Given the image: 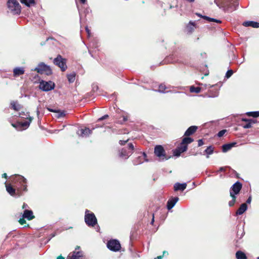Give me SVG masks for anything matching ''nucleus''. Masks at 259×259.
Here are the masks:
<instances>
[{"instance_id": "nucleus-55", "label": "nucleus", "mask_w": 259, "mask_h": 259, "mask_svg": "<svg viewBox=\"0 0 259 259\" xmlns=\"http://www.w3.org/2000/svg\"><path fill=\"white\" fill-rule=\"evenodd\" d=\"M154 222V214H153L152 219L151 223V224H153Z\"/></svg>"}, {"instance_id": "nucleus-7", "label": "nucleus", "mask_w": 259, "mask_h": 259, "mask_svg": "<svg viewBox=\"0 0 259 259\" xmlns=\"http://www.w3.org/2000/svg\"><path fill=\"white\" fill-rule=\"evenodd\" d=\"M33 70L36 71L39 73L45 74L48 75L51 74L52 73L50 67L43 62L39 63L37 66Z\"/></svg>"}, {"instance_id": "nucleus-2", "label": "nucleus", "mask_w": 259, "mask_h": 259, "mask_svg": "<svg viewBox=\"0 0 259 259\" xmlns=\"http://www.w3.org/2000/svg\"><path fill=\"white\" fill-rule=\"evenodd\" d=\"M9 10L14 15H19L21 11V7L16 0H9L7 2Z\"/></svg>"}, {"instance_id": "nucleus-29", "label": "nucleus", "mask_w": 259, "mask_h": 259, "mask_svg": "<svg viewBox=\"0 0 259 259\" xmlns=\"http://www.w3.org/2000/svg\"><path fill=\"white\" fill-rule=\"evenodd\" d=\"M167 89L166 86L163 84H161L159 85L158 89L155 90L156 92H158L161 93H165L168 92L165 90Z\"/></svg>"}, {"instance_id": "nucleus-60", "label": "nucleus", "mask_w": 259, "mask_h": 259, "mask_svg": "<svg viewBox=\"0 0 259 259\" xmlns=\"http://www.w3.org/2000/svg\"><path fill=\"white\" fill-rule=\"evenodd\" d=\"M123 120L124 121H126L127 120L126 118H125V117H123Z\"/></svg>"}, {"instance_id": "nucleus-43", "label": "nucleus", "mask_w": 259, "mask_h": 259, "mask_svg": "<svg viewBox=\"0 0 259 259\" xmlns=\"http://www.w3.org/2000/svg\"><path fill=\"white\" fill-rule=\"evenodd\" d=\"M204 144L203 141L202 140L200 139L198 141V146H201Z\"/></svg>"}, {"instance_id": "nucleus-42", "label": "nucleus", "mask_w": 259, "mask_h": 259, "mask_svg": "<svg viewBox=\"0 0 259 259\" xmlns=\"http://www.w3.org/2000/svg\"><path fill=\"white\" fill-rule=\"evenodd\" d=\"M227 131L226 130H223L220 131L218 134V136L219 137H221L224 136V135L226 133Z\"/></svg>"}, {"instance_id": "nucleus-24", "label": "nucleus", "mask_w": 259, "mask_h": 259, "mask_svg": "<svg viewBox=\"0 0 259 259\" xmlns=\"http://www.w3.org/2000/svg\"><path fill=\"white\" fill-rule=\"evenodd\" d=\"M245 26H251L253 28H259V23L254 21H246L243 23Z\"/></svg>"}, {"instance_id": "nucleus-12", "label": "nucleus", "mask_w": 259, "mask_h": 259, "mask_svg": "<svg viewBox=\"0 0 259 259\" xmlns=\"http://www.w3.org/2000/svg\"><path fill=\"white\" fill-rule=\"evenodd\" d=\"M82 256V251L80 250L79 246H77L74 251L69 253L66 259H80Z\"/></svg>"}, {"instance_id": "nucleus-23", "label": "nucleus", "mask_w": 259, "mask_h": 259, "mask_svg": "<svg viewBox=\"0 0 259 259\" xmlns=\"http://www.w3.org/2000/svg\"><path fill=\"white\" fill-rule=\"evenodd\" d=\"M187 187V184L186 183H184L182 184L177 183L174 185V190L177 191L178 190H181L182 191H184Z\"/></svg>"}, {"instance_id": "nucleus-59", "label": "nucleus", "mask_w": 259, "mask_h": 259, "mask_svg": "<svg viewBox=\"0 0 259 259\" xmlns=\"http://www.w3.org/2000/svg\"><path fill=\"white\" fill-rule=\"evenodd\" d=\"M155 259H162V256H158Z\"/></svg>"}, {"instance_id": "nucleus-33", "label": "nucleus", "mask_w": 259, "mask_h": 259, "mask_svg": "<svg viewBox=\"0 0 259 259\" xmlns=\"http://www.w3.org/2000/svg\"><path fill=\"white\" fill-rule=\"evenodd\" d=\"M202 18L206 20L208 22H216L218 23H221L222 22V21L220 20L216 19L214 18H210V17H209L206 16H202Z\"/></svg>"}, {"instance_id": "nucleus-63", "label": "nucleus", "mask_w": 259, "mask_h": 259, "mask_svg": "<svg viewBox=\"0 0 259 259\" xmlns=\"http://www.w3.org/2000/svg\"><path fill=\"white\" fill-rule=\"evenodd\" d=\"M54 236H55V235L54 234V235H52V237H53Z\"/></svg>"}, {"instance_id": "nucleus-37", "label": "nucleus", "mask_w": 259, "mask_h": 259, "mask_svg": "<svg viewBox=\"0 0 259 259\" xmlns=\"http://www.w3.org/2000/svg\"><path fill=\"white\" fill-rule=\"evenodd\" d=\"M180 149L181 152H185L187 150V145L182 141L180 145L178 147Z\"/></svg>"}, {"instance_id": "nucleus-64", "label": "nucleus", "mask_w": 259, "mask_h": 259, "mask_svg": "<svg viewBox=\"0 0 259 259\" xmlns=\"http://www.w3.org/2000/svg\"><path fill=\"white\" fill-rule=\"evenodd\" d=\"M257 259H259V257H257Z\"/></svg>"}, {"instance_id": "nucleus-53", "label": "nucleus", "mask_w": 259, "mask_h": 259, "mask_svg": "<svg viewBox=\"0 0 259 259\" xmlns=\"http://www.w3.org/2000/svg\"><path fill=\"white\" fill-rule=\"evenodd\" d=\"M249 121H251V122H252V124L255 123L256 122V120L254 119H250Z\"/></svg>"}, {"instance_id": "nucleus-56", "label": "nucleus", "mask_w": 259, "mask_h": 259, "mask_svg": "<svg viewBox=\"0 0 259 259\" xmlns=\"http://www.w3.org/2000/svg\"><path fill=\"white\" fill-rule=\"evenodd\" d=\"M3 177L5 178H7V174L5 173L3 175H2Z\"/></svg>"}, {"instance_id": "nucleus-25", "label": "nucleus", "mask_w": 259, "mask_h": 259, "mask_svg": "<svg viewBox=\"0 0 259 259\" xmlns=\"http://www.w3.org/2000/svg\"><path fill=\"white\" fill-rule=\"evenodd\" d=\"M197 128L198 127L196 126H191L187 130L185 133L184 135L186 136H190L194 133Z\"/></svg>"}, {"instance_id": "nucleus-62", "label": "nucleus", "mask_w": 259, "mask_h": 259, "mask_svg": "<svg viewBox=\"0 0 259 259\" xmlns=\"http://www.w3.org/2000/svg\"><path fill=\"white\" fill-rule=\"evenodd\" d=\"M21 195V194H18V196L19 197V196H20Z\"/></svg>"}, {"instance_id": "nucleus-61", "label": "nucleus", "mask_w": 259, "mask_h": 259, "mask_svg": "<svg viewBox=\"0 0 259 259\" xmlns=\"http://www.w3.org/2000/svg\"><path fill=\"white\" fill-rule=\"evenodd\" d=\"M209 85V88H212L213 87L214 85Z\"/></svg>"}, {"instance_id": "nucleus-46", "label": "nucleus", "mask_w": 259, "mask_h": 259, "mask_svg": "<svg viewBox=\"0 0 259 259\" xmlns=\"http://www.w3.org/2000/svg\"><path fill=\"white\" fill-rule=\"evenodd\" d=\"M24 218H23L22 219H20L19 220V223H20L21 224H22V225H23V224H25V223H26V222H25V221L24 220Z\"/></svg>"}, {"instance_id": "nucleus-57", "label": "nucleus", "mask_w": 259, "mask_h": 259, "mask_svg": "<svg viewBox=\"0 0 259 259\" xmlns=\"http://www.w3.org/2000/svg\"><path fill=\"white\" fill-rule=\"evenodd\" d=\"M196 15H197L198 16L200 17H201V18H202V16H203V15H201L199 13H196Z\"/></svg>"}, {"instance_id": "nucleus-4", "label": "nucleus", "mask_w": 259, "mask_h": 259, "mask_svg": "<svg viewBox=\"0 0 259 259\" xmlns=\"http://www.w3.org/2000/svg\"><path fill=\"white\" fill-rule=\"evenodd\" d=\"M134 149V145L128 143L127 147L123 148L119 151V156L123 159H127L132 154Z\"/></svg>"}, {"instance_id": "nucleus-31", "label": "nucleus", "mask_w": 259, "mask_h": 259, "mask_svg": "<svg viewBox=\"0 0 259 259\" xmlns=\"http://www.w3.org/2000/svg\"><path fill=\"white\" fill-rule=\"evenodd\" d=\"M209 95L208 96V97L210 98H215L218 96L219 95V91L218 90H215V91H213L211 90H209Z\"/></svg>"}, {"instance_id": "nucleus-1", "label": "nucleus", "mask_w": 259, "mask_h": 259, "mask_svg": "<svg viewBox=\"0 0 259 259\" xmlns=\"http://www.w3.org/2000/svg\"><path fill=\"white\" fill-rule=\"evenodd\" d=\"M242 187V184L239 181H237L230 188L229 192L232 199L228 202L230 207L234 206L235 203L237 202L236 195L239 193Z\"/></svg>"}, {"instance_id": "nucleus-6", "label": "nucleus", "mask_w": 259, "mask_h": 259, "mask_svg": "<svg viewBox=\"0 0 259 259\" xmlns=\"http://www.w3.org/2000/svg\"><path fill=\"white\" fill-rule=\"evenodd\" d=\"M32 120V117L29 116L26 118L24 122H17L16 123H12V125L17 131H23L27 129L30 125Z\"/></svg>"}, {"instance_id": "nucleus-5", "label": "nucleus", "mask_w": 259, "mask_h": 259, "mask_svg": "<svg viewBox=\"0 0 259 259\" xmlns=\"http://www.w3.org/2000/svg\"><path fill=\"white\" fill-rule=\"evenodd\" d=\"M154 154L159 161H164L169 158V157L166 155L165 150L161 145H157L155 147Z\"/></svg>"}, {"instance_id": "nucleus-28", "label": "nucleus", "mask_w": 259, "mask_h": 259, "mask_svg": "<svg viewBox=\"0 0 259 259\" xmlns=\"http://www.w3.org/2000/svg\"><path fill=\"white\" fill-rule=\"evenodd\" d=\"M236 257L237 259H247L245 254L241 251H237L236 253Z\"/></svg>"}, {"instance_id": "nucleus-41", "label": "nucleus", "mask_w": 259, "mask_h": 259, "mask_svg": "<svg viewBox=\"0 0 259 259\" xmlns=\"http://www.w3.org/2000/svg\"><path fill=\"white\" fill-rule=\"evenodd\" d=\"M233 73V72L232 70H229L226 72L225 77L227 78H229V77H230L232 76Z\"/></svg>"}, {"instance_id": "nucleus-20", "label": "nucleus", "mask_w": 259, "mask_h": 259, "mask_svg": "<svg viewBox=\"0 0 259 259\" xmlns=\"http://www.w3.org/2000/svg\"><path fill=\"white\" fill-rule=\"evenodd\" d=\"M201 85H202L201 87H195L194 86H191L190 87V92L191 93H199L201 91V90H203L204 89H205L207 86L206 84H201Z\"/></svg>"}, {"instance_id": "nucleus-21", "label": "nucleus", "mask_w": 259, "mask_h": 259, "mask_svg": "<svg viewBox=\"0 0 259 259\" xmlns=\"http://www.w3.org/2000/svg\"><path fill=\"white\" fill-rule=\"evenodd\" d=\"M5 186L7 192L12 196H16V190L15 188H13L10 184H7L5 182Z\"/></svg>"}, {"instance_id": "nucleus-27", "label": "nucleus", "mask_w": 259, "mask_h": 259, "mask_svg": "<svg viewBox=\"0 0 259 259\" xmlns=\"http://www.w3.org/2000/svg\"><path fill=\"white\" fill-rule=\"evenodd\" d=\"M236 143H232L229 144H227L223 145L222 146V151L223 152H226L230 150L232 147H233Z\"/></svg>"}, {"instance_id": "nucleus-51", "label": "nucleus", "mask_w": 259, "mask_h": 259, "mask_svg": "<svg viewBox=\"0 0 259 259\" xmlns=\"http://www.w3.org/2000/svg\"><path fill=\"white\" fill-rule=\"evenodd\" d=\"M80 3L82 4H85L87 3V0H79Z\"/></svg>"}, {"instance_id": "nucleus-48", "label": "nucleus", "mask_w": 259, "mask_h": 259, "mask_svg": "<svg viewBox=\"0 0 259 259\" xmlns=\"http://www.w3.org/2000/svg\"><path fill=\"white\" fill-rule=\"evenodd\" d=\"M251 201V197L250 196L247 199V201H246V203H250Z\"/></svg>"}, {"instance_id": "nucleus-3", "label": "nucleus", "mask_w": 259, "mask_h": 259, "mask_svg": "<svg viewBox=\"0 0 259 259\" xmlns=\"http://www.w3.org/2000/svg\"><path fill=\"white\" fill-rule=\"evenodd\" d=\"M84 221L89 227H94L97 224V220L94 213L88 209L85 211Z\"/></svg>"}, {"instance_id": "nucleus-54", "label": "nucleus", "mask_w": 259, "mask_h": 259, "mask_svg": "<svg viewBox=\"0 0 259 259\" xmlns=\"http://www.w3.org/2000/svg\"><path fill=\"white\" fill-rule=\"evenodd\" d=\"M225 170V168L223 167H221L220 168L219 171H222Z\"/></svg>"}, {"instance_id": "nucleus-30", "label": "nucleus", "mask_w": 259, "mask_h": 259, "mask_svg": "<svg viewBox=\"0 0 259 259\" xmlns=\"http://www.w3.org/2000/svg\"><path fill=\"white\" fill-rule=\"evenodd\" d=\"M20 2L27 7H30L31 5L35 4L34 0H21Z\"/></svg>"}, {"instance_id": "nucleus-13", "label": "nucleus", "mask_w": 259, "mask_h": 259, "mask_svg": "<svg viewBox=\"0 0 259 259\" xmlns=\"http://www.w3.org/2000/svg\"><path fill=\"white\" fill-rule=\"evenodd\" d=\"M92 132L87 127H81L77 131V135L81 138H86L92 134Z\"/></svg>"}, {"instance_id": "nucleus-52", "label": "nucleus", "mask_w": 259, "mask_h": 259, "mask_svg": "<svg viewBox=\"0 0 259 259\" xmlns=\"http://www.w3.org/2000/svg\"><path fill=\"white\" fill-rule=\"evenodd\" d=\"M39 113L40 112H39V106H37V109H36V113H37V116L39 115Z\"/></svg>"}, {"instance_id": "nucleus-50", "label": "nucleus", "mask_w": 259, "mask_h": 259, "mask_svg": "<svg viewBox=\"0 0 259 259\" xmlns=\"http://www.w3.org/2000/svg\"><path fill=\"white\" fill-rule=\"evenodd\" d=\"M27 207H28L27 204H26V203H24L23 206H22V208L23 209H25V208H26Z\"/></svg>"}, {"instance_id": "nucleus-10", "label": "nucleus", "mask_w": 259, "mask_h": 259, "mask_svg": "<svg viewBox=\"0 0 259 259\" xmlns=\"http://www.w3.org/2000/svg\"><path fill=\"white\" fill-rule=\"evenodd\" d=\"M39 89L45 92L50 91L55 88V83L51 81H46L44 80H41L39 82Z\"/></svg>"}, {"instance_id": "nucleus-36", "label": "nucleus", "mask_w": 259, "mask_h": 259, "mask_svg": "<svg viewBox=\"0 0 259 259\" xmlns=\"http://www.w3.org/2000/svg\"><path fill=\"white\" fill-rule=\"evenodd\" d=\"M246 114L249 116L257 117H259V111L248 112L246 113Z\"/></svg>"}, {"instance_id": "nucleus-14", "label": "nucleus", "mask_w": 259, "mask_h": 259, "mask_svg": "<svg viewBox=\"0 0 259 259\" xmlns=\"http://www.w3.org/2000/svg\"><path fill=\"white\" fill-rule=\"evenodd\" d=\"M25 73V69L23 67H15L13 69V76L14 77H18L20 75L24 74Z\"/></svg>"}, {"instance_id": "nucleus-22", "label": "nucleus", "mask_w": 259, "mask_h": 259, "mask_svg": "<svg viewBox=\"0 0 259 259\" xmlns=\"http://www.w3.org/2000/svg\"><path fill=\"white\" fill-rule=\"evenodd\" d=\"M196 28V25L194 22L190 21L186 26V31L189 33H192Z\"/></svg>"}, {"instance_id": "nucleus-47", "label": "nucleus", "mask_w": 259, "mask_h": 259, "mask_svg": "<svg viewBox=\"0 0 259 259\" xmlns=\"http://www.w3.org/2000/svg\"><path fill=\"white\" fill-rule=\"evenodd\" d=\"M85 30L88 34V36H90V34H91V32H90V30H89V28L88 27H85Z\"/></svg>"}, {"instance_id": "nucleus-38", "label": "nucleus", "mask_w": 259, "mask_h": 259, "mask_svg": "<svg viewBox=\"0 0 259 259\" xmlns=\"http://www.w3.org/2000/svg\"><path fill=\"white\" fill-rule=\"evenodd\" d=\"M193 141V140L192 138H189V137H185L182 140V142H183V143H185L187 145L189 144H190Z\"/></svg>"}, {"instance_id": "nucleus-19", "label": "nucleus", "mask_w": 259, "mask_h": 259, "mask_svg": "<svg viewBox=\"0 0 259 259\" xmlns=\"http://www.w3.org/2000/svg\"><path fill=\"white\" fill-rule=\"evenodd\" d=\"M47 109L51 112H54L55 113V117L56 118H61L64 117L65 115V113L64 111L58 110L56 109H53L50 108H47Z\"/></svg>"}, {"instance_id": "nucleus-35", "label": "nucleus", "mask_w": 259, "mask_h": 259, "mask_svg": "<svg viewBox=\"0 0 259 259\" xmlns=\"http://www.w3.org/2000/svg\"><path fill=\"white\" fill-rule=\"evenodd\" d=\"M207 154V158H209V155H211L213 152V148L212 146L208 147L204 151Z\"/></svg>"}, {"instance_id": "nucleus-34", "label": "nucleus", "mask_w": 259, "mask_h": 259, "mask_svg": "<svg viewBox=\"0 0 259 259\" xmlns=\"http://www.w3.org/2000/svg\"><path fill=\"white\" fill-rule=\"evenodd\" d=\"M67 79L69 82H73L75 79V73L73 72L71 74H68Z\"/></svg>"}, {"instance_id": "nucleus-18", "label": "nucleus", "mask_w": 259, "mask_h": 259, "mask_svg": "<svg viewBox=\"0 0 259 259\" xmlns=\"http://www.w3.org/2000/svg\"><path fill=\"white\" fill-rule=\"evenodd\" d=\"M22 217L24 219H26L29 221L32 220L34 218V216L33 215V212L31 210L25 209L24 211V212L22 215Z\"/></svg>"}, {"instance_id": "nucleus-49", "label": "nucleus", "mask_w": 259, "mask_h": 259, "mask_svg": "<svg viewBox=\"0 0 259 259\" xmlns=\"http://www.w3.org/2000/svg\"><path fill=\"white\" fill-rule=\"evenodd\" d=\"M23 115H25L24 112L19 113V116L20 117H22V118H24V117L23 116Z\"/></svg>"}, {"instance_id": "nucleus-44", "label": "nucleus", "mask_w": 259, "mask_h": 259, "mask_svg": "<svg viewBox=\"0 0 259 259\" xmlns=\"http://www.w3.org/2000/svg\"><path fill=\"white\" fill-rule=\"evenodd\" d=\"M108 117V115H105L104 116H103L102 117H101V118H99L98 119V120L100 121V120H103V119H106Z\"/></svg>"}, {"instance_id": "nucleus-58", "label": "nucleus", "mask_w": 259, "mask_h": 259, "mask_svg": "<svg viewBox=\"0 0 259 259\" xmlns=\"http://www.w3.org/2000/svg\"><path fill=\"white\" fill-rule=\"evenodd\" d=\"M57 259H64V258L62 256H59L57 257Z\"/></svg>"}, {"instance_id": "nucleus-8", "label": "nucleus", "mask_w": 259, "mask_h": 259, "mask_svg": "<svg viewBox=\"0 0 259 259\" xmlns=\"http://www.w3.org/2000/svg\"><path fill=\"white\" fill-rule=\"evenodd\" d=\"M54 64L60 68L62 71L66 70L67 67L66 65V60L63 58L61 55H59L54 59Z\"/></svg>"}, {"instance_id": "nucleus-9", "label": "nucleus", "mask_w": 259, "mask_h": 259, "mask_svg": "<svg viewBox=\"0 0 259 259\" xmlns=\"http://www.w3.org/2000/svg\"><path fill=\"white\" fill-rule=\"evenodd\" d=\"M15 181L16 182L18 183L19 185L21 187L17 189L18 193L21 190V189L25 192L27 191L26 179L21 176H17L16 177Z\"/></svg>"}, {"instance_id": "nucleus-39", "label": "nucleus", "mask_w": 259, "mask_h": 259, "mask_svg": "<svg viewBox=\"0 0 259 259\" xmlns=\"http://www.w3.org/2000/svg\"><path fill=\"white\" fill-rule=\"evenodd\" d=\"M243 120L248 122L246 124L243 125V127L244 128H249L252 126V122H251V121H250L249 120L243 119Z\"/></svg>"}, {"instance_id": "nucleus-17", "label": "nucleus", "mask_w": 259, "mask_h": 259, "mask_svg": "<svg viewBox=\"0 0 259 259\" xmlns=\"http://www.w3.org/2000/svg\"><path fill=\"white\" fill-rule=\"evenodd\" d=\"M179 199L178 197H173L169 199L167 202V208L170 210L179 201Z\"/></svg>"}, {"instance_id": "nucleus-45", "label": "nucleus", "mask_w": 259, "mask_h": 259, "mask_svg": "<svg viewBox=\"0 0 259 259\" xmlns=\"http://www.w3.org/2000/svg\"><path fill=\"white\" fill-rule=\"evenodd\" d=\"M128 139L125 141L120 140L119 143L121 145H123L128 141Z\"/></svg>"}, {"instance_id": "nucleus-11", "label": "nucleus", "mask_w": 259, "mask_h": 259, "mask_svg": "<svg viewBox=\"0 0 259 259\" xmlns=\"http://www.w3.org/2000/svg\"><path fill=\"white\" fill-rule=\"evenodd\" d=\"M107 246L109 249L113 251H117L121 248L119 242L116 239L109 240L107 243Z\"/></svg>"}, {"instance_id": "nucleus-15", "label": "nucleus", "mask_w": 259, "mask_h": 259, "mask_svg": "<svg viewBox=\"0 0 259 259\" xmlns=\"http://www.w3.org/2000/svg\"><path fill=\"white\" fill-rule=\"evenodd\" d=\"M238 7L237 4H230L226 5L224 7V11L226 12H232L237 9Z\"/></svg>"}, {"instance_id": "nucleus-16", "label": "nucleus", "mask_w": 259, "mask_h": 259, "mask_svg": "<svg viewBox=\"0 0 259 259\" xmlns=\"http://www.w3.org/2000/svg\"><path fill=\"white\" fill-rule=\"evenodd\" d=\"M143 156H139L136 159L134 160V163L135 165H138L143 163L144 161L148 162L149 160L146 158V154L143 153Z\"/></svg>"}, {"instance_id": "nucleus-32", "label": "nucleus", "mask_w": 259, "mask_h": 259, "mask_svg": "<svg viewBox=\"0 0 259 259\" xmlns=\"http://www.w3.org/2000/svg\"><path fill=\"white\" fill-rule=\"evenodd\" d=\"M11 105L14 110L16 111H19L21 108V106L17 102H12L11 103Z\"/></svg>"}, {"instance_id": "nucleus-40", "label": "nucleus", "mask_w": 259, "mask_h": 259, "mask_svg": "<svg viewBox=\"0 0 259 259\" xmlns=\"http://www.w3.org/2000/svg\"><path fill=\"white\" fill-rule=\"evenodd\" d=\"M183 153V152H181L180 151V149L179 148H177L176 150L174 151V154L175 156H179L180 154Z\"/></svg>"}, {"instance_id": "nucleus-26", "label": "nucleus", "mask_w": 259, "mask_h": 259, "mask_svg": "<svg viewBox=\"0 0 259 259\" xmlns=\"http://www.w3.org/2000/svg\"><path fill=\"white\" fill-rule=\"evenodd\" d=\"M247 209V206L246 203L242 204L239 209L237 210L236 212V215H241Z\"/></svg>"}]
</instances>
